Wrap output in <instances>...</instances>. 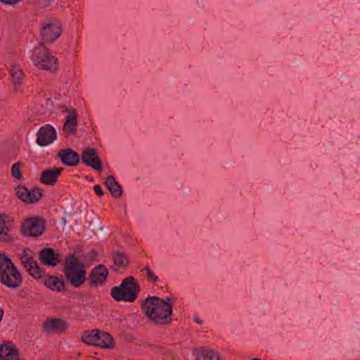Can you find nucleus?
I'll return each instance as SVG.
<instances>
[{
    "label": "nucleus",
    "instance_id": "nucleus-20",
    "mask_svg": "<svg viewBox=\"0 0 360 360\" xmlns=\"http://www.w3.org/2000/svg\"><path fill=\"white\" fill-rule=\"evenodd\" d=\"M43 283L49 289L56 291L62 292L65 289V284L63 278H59L56 276H49L46 277Z\"/></svg>",
    "mask_w": 360,
    "mask_h": 360
},
{
    "label": "nucleus",
    "instance_id": "nucleus-27",
    "mask_svg": "<svg viewBox=\"0 0 360 360\" xmlns=\"http://www.w3.org/2000/svg\"><path fill=\"white\" fill-rule=\"evenodd\" d=\"M22 166V162H18L12 166L11 169V175L18 180L23 179V176L20 171Z\"/></svg>",
    "mask_w": 360,
    "mask_h": 360
},
{
    "label": "nucleus",
    "instance_id": "nucleus-17",
    "mask_svg": "<svg viewBox=\"0 0 360 360\" xmlns=\"http://www.w3.org/2000/svg\"><path fill=\"white\" fill-rule=\"evenodd\" d=\"M58 156L63 164L70 167L77 165L80 161V155L70 148L60 150Z\"/></svg>",
    "mask_w": 360,
    "mask_h": 360
},
{
    "label": "nucleus",
    "instance_id": "nucleus-11",
    "mask_svg": "<svg viewBox=\"0 0 360 360\" xmlns=\"http://www.w3.org/2000/svg\"><path fill=\"white\" fill-rule=\"evenodd\" d=\"M109 274L108 269L103 264L94 267L89 274V280L90 286L102 285L106 281Z\"/></svg>",
    "mask_w": 360,
    "mask_h": 360
},
{
    "label": "nucleus",
    "instance_id": "nucleus-31",
    "mask_svg": "<svg viewBox=\"0 0 360 360\" xmlns=\"http://www.w3.org/2000/svg\"><path fill=\"white\" fill-rule=\"evenodd\" d=\"M94 190L95 193H96V195H98V196H101L103 195V189L100 185H98V184L95 185L94 186Z\"/></svg>",
    "mask_w": 360,
    "mask_h": 360
},
{
    "label": "nucleus",
    "instance_id": "nucleus-21",
    "mask_svg": "<svg viewBox=\"0 0 360 360\" xmlns=\"http://www.w3.org/2000/svg\"><path fill=\"white\" fill-rule=\"evenodd\" d=\"M0 360H20L18 349L8 344L1 345Z\"/></svg>",
    "mask_w": 360,
    "mask_h": 360
},
{
    "label": "nucleus",
    "instance_id": "nucleus-24",
    "mask_svg": "<svg viewBox=\"0 0 360 360\" xmlns=\"http://www.w3.org/2000/svg\"><path fill=\"white\" fill-rule=\"evenodd\" d=\"M197 360H222L221 356L213 350L200 349L198 352Z\"/></svg>",
    "mask_w": 360,
    "mask_h": 360
},
{
    "label": "nucleus",
    "instance_id": "nucleus-18",
    "mask_svg": "<svg viewBox=\"0 0 360 360\" xmlns=\"http://www.w3.org/2000/svg\"><path fill=\"white\" fill-rule=\"evenodd\" d=\"M63 170V168L62 167H56L52 169L44 170L41 174V182L46 185H53L58 181V176Z\"/></svg>",
    "mask_w": 360,
    "mask_h": 360
},
{
    "label": "nucleus",
    "instance_id": "nucleus-19",
    "mask_svg": "<svg viewBox=\"0 0 360 360\" xmlns=\"http://www.w3.org/2000/svg\"><path fill=\"white\" fill-rule=\"evenodd\" d=\"M11 79L13 84V91H22L21 84L24 77L22 70L17 65H12L9 69Z\"/></svg>",
    "mask_w": 360,
    "mask_h": 360
},
{
    "label": "nucleus",
    "instance_id": "nucleus-25",
    "mask_svg": "<svg viewBox=\"0 0 360 360\" xmlns=\"http://www.w3.org/2000/svg\"><path fill=\"white\" fill-rule=\"evenodd\" d=\"M42 195V189L39 187H36L30 190L28 189L27 203L32 204L37 202Z\"/></svg>",
    "mask_w": 360,
    "mask_h": 360
},
{
    "label": "nucleus",
    "instance_id": "nucleus-5",
    "mask_svg": "<svg viewBox=\"0 0 360 360\" xmlns=\"http://www.w3.org/2000/svg\"><path fill=\"white\" fill-rule=\"evenodd\" d=\"M82 340L88 345L98 346L103 348H113L114 340L108 333L101 332L95 329L89 332H85L82 337Z\"/></svg>",
    "mask_w": 360,
    "mask_h": 360
},
{
    "label": "nucleus",
    "instance_id": "nucleus-7",
    "mask_svg": "<svg viewBox=\"0 0 360 360\" xmlns=\"http://www.w3.org/2000/svg\"><path fill=\"white\" fill-rule=\"evenodd\" d=\"M80 160L87 167H90L98 172L103 171L102 161L99 158L98 153L95 148H84L82 150Z\"/></svg>",
    "mask_w": 360,
    "mask_h": 360
},
{
    "label": "nucleus",
    "instance_id": "nucleus-3",
    "mask_svg": "<svg viewBox=\"0 0 360 360\" xmlns=\"http://www.w3.org/2000/svg\"><path fill=\"white\" fill-rule=\"evenodd\" d=\"M141 290V288L134 276H128L123 279L119 286L111 289L110 295L117 302L124 301L134 302Z\"/></svg>",
    "mask_w": 360,
    "mask_h": 360
},
{
    "label": "nucleus",
    "instance_id": "nucleus-2",
    "mask_svg": "<svg viewBox=\"0 0 360 360\" xmlns=\"http://www.w3.org/2000/svg\"><path fill=\"white\" fill-rule=\"evenodd\" d=\"M63 271L67 281L75 288H79L86 280L85 267L74 254L66 257Z\"/></svg>",
    "mask_w": 360,
    "mask_h": 360
},
{
    "label": "nucleus",
    "instance_id": "nucleus-15",
    "mask_svg": "<svg viewBox=\"0 0 360 360\" xmlns=\"http://www.w3.org/2000/svg\"><path fill=\"white\" fill-rule=\"evenodd\" d=\"M64 111L68 112V115L65 117L63 130L70 135L75 133L77 131L78 115L74 108H65Z\"/></svg>",
    "mask_w": 360,
    "mask_h": 360
},
{
    "label": "nucleus",
    "instance_id": "nucleus-30",
    "mask_svg": "<svg viewBox=\"0 0 360 360\" xmlns=\"http://www.w3.org/2000/svg\"><path fill=\"white\" fill-rule=\"evenodd\" d=\"M38 7L46 8L51 5L53 0H31Z\"/></svg>",
    "mask_w": 360,
    "mask_h": 360
},
{
    "label": "nucleus",
    "instance_id": "nucleus-8",
    "mask_svg": "<svg viewBox=\"0 0 360 360\" xmlns=\"http://www.w3.org/2000/svg\"><path fill=\"white\" fill-rule=\"evenodd\" d=\"M61 34V25L56 20L43 25L40 35L44 42L52 43Z\"/></svg>",
    "mask_w": 360,
    "mask_h": 360
},
{
    "label": "nucleus",
    "instance_id": "nucleus-9",
    "mask_svg": "<svg viewBox=\"0 0 360 360\" xmlns=\"http://www.w3.org/2000/svg\"><path fill=\"white\" fill-rule=\"evenodd\" d=\"M0 282L11 288H18L22 283V276L13 263L9 266V270L3 275Z\"/></svg>",
    "mask_w": 360,
    "mask_h": 360
},
{
    "label": "nucleus",
    "instance_id": "nucleus-10",
    "mask_svg": "<svg viewBox=\"0 0 360 360\" xmlns=\"http://www.w3.org/2000/svg\"><path fill=\"white\" fill-rule=\"evenodd\" d=\"M20 259L22 266L29 272L30 276L37 279L42 277L44 271L40 268L33 257L24 252L20 257Z\"/></svg>",
    "mask_w": 360,
    "mask_h": 360
},
{
    "label": "nucleus",
    "instance_id": "nucleus-23",
    "mask_svg": "<svg viewBox=\"0 0 360 360\" xmlns=\"http://www.w3.org/2000/svg\"><path fill=\"white\" fill-rule=\"evenodd\" d=\"M105 184L110 191L112 195L115 198H120L122 194V189L121 186L115 181L113 176H109L105 180Z\"/></svg>",
    "mask_w": 360,
    "mask_h": 360
},
{
    "label": "nucleus",
    "instance_id": "nucleus-6",
    "mask_svg": "<svg viewBox=\"0 0 360 360\" xmlns=\"http://www.w3.org/2000/svg\"><path fill=\"white\" fill-rule=\"evenodd\" d=\"M46 221L39 216L27 217L22 222L20 231L23 236L39 237L44 232Z\"/></svg>",
    "mask_w": 360,
    "mask_h": 360
},
{
    "label": "nucleus",
    "instance_id": "nucleus-29",
    "mask_svg": "<svg viewBox=\"0 0 360 360\" xmlns=\"http://www.w3.org/2000/svg\"><path fill=\"white\" fill-rule=\"evenodd\" d=\"M146 271V276L148 278V280L152 281L153 283H156L158 281V277L155 276L151 269L148 266H146L141 271Z\"/></svg>",
    "mask_w": 360,
    "mask_h": 360
},
{
    "label": "nucleus",
    "instance_id": "nucleus-1",
    "mask_svg": "<svg viewBox=\"0 0 360 360\" xmlns=\"http://www.w3.org/2000/svg\"><path fill=\"white\" fill-rule=\"evenodd\" d=\"M171 300V297L161 299L157 296H148L142 301L141 308L154 324L169 325L173 313V304L170 302Z\"/></svg>",
    "mask_w": 360,
    "mask_h": 360
},
{
    "label": "nucleus",
    "instance_id": "nucleus-26",
    "mask_svg": "<svg viewBox=\"0 0 360 360\" xmlns=\"http://www.w3.org/2000/svg\"><path fill=\"white\" fill-rule=\"evenodd\" d=\"M13 262L6 254L0 252V279L4 275Z\"/></svg>",
    "mask_w": 360,
    "mask_h": 360
},
{
    "label": "nucleus",
    "instance_id": "nucleus-22",
    "mask_svg": "<svg viewBox=\"0 0 360 360\" xmlns=\"http://www.w3.org/2000/svg\"><path fill=\"white\" fill-rule=\"evenodd\" d=\"M113 265L111 269L115 271H119L125 269L129 264V258L126 253L122 252H115L112 254Z\"/></svg>",
    "mask_w": 360,
    "mask_h": 360
},
{
    "label": "nucleus",
    "instance_id": "nucleus-14",
    "mask_svg": "<svg viewBox=\"0 0 360 360\" xmlns=\"http://www.w3.org/2000/svg\"><path fill=\"white\" fill-rule=\"evenodd\" d=\"M39 259L43 264L51 266H57L60 262V255L51 248H43L39 252Z\"/></svg>",
    "mask_w": 360,
    "mask_h": 360
},
{
    "label": "nucleus",
    "instance_id": "nucleus-16",
    "mask_svg": "<svg viewBox=\"0 0 360 360\" xmlns=\"http://www.w3.org/2000/svg\"><path fill=\"white\" fill-rule=\"evenodd\" d=\"M43 327L46 332L62 333L68 328V323L61 319H50L44 322Z\"/></svg>",
    "mask_w": 360,
    "mask_h": 360
},
{
    "label": "nucleus",
    "instance_id": "nucleus-13",
    "mask_svg": "<svg viewBox=\"0 0 360 360\" xmlns=\"http://www.w3.org/2000/svg\"><path fill=\"white\" fill-rule=\"evenodd\" d=\"M13 227V219L0 214V241L11 243L13 238L9 234Z\"/></svg>",
    "mask_w": 360,
    "mask_h": 360
},
{
    "label": "nucleus",
    "instance_id": "nucleus-12",
    "mask_svg": "<svg viewBox=\"0 0 360 360\" xmlns=\"http://www.w3.org/2000/svg\"><path fill=\"white\" fill-rule=\"evenodd\" d=\"M56 139V131L50 124H46L39 128L37 133V143L41 146L52 143Z\"/></svg>",
    "mask_w": 360,
    "mask_h": 360
},
{
    "label": "nucleus",
    "instance_id": "nucleus-28",
    "mask_svg": "<svg viewBox=\"0 0 360 360\" xmlns=\"http://www.w3.org/2000/svg\"><path fill=\"white\" fill-rule=\"evenodd\" d=\"M16 196L22 202L27 203L28 188L24 186H17L16 188Z\"/></svg>",
    "mask_w": 360,
    "mask_h": 360
},
{
    "label": "nucleus",
    "instance_id": "nucleus-4",
    "mask_svg": "<svg viewBox=\"0 0 360 360\" xmlns=\"http://www.w3.org/2000/svg\"><path fill=\"white\" fill-rule=\"evenodd\" d=\"M36 65L41 69L56 72L58 70V65L57 58L53 56L49 50L40 42L39 46L34 49V58Z\"/></svg>",
    "mask_w": 360,
    "mask_h": 360
},
{
    "label": "nucleus",
    "instance_id": "nucleus-33",
    "mask_svg": "<svg viewBox=\"0 0 360 360\" xmlns=\"http://www.w3.org/2000/svg\"><path fill=\"white\" fill-rule=\"evenodd\" d=\"M4 310H3L1 308H0V321H1V319H2V317H3V316H4Z\"/></svg>",
    "mask_w": 360,
    "mask_h": 360
},
{
    "label": "nucleus",
    "instance_id": "nucleus-32",
    "mask_svg": "<svg viewBox=\"0 0 360 360\" xmlns=\"http://www.w3.org/2000/svg\"><path fill=\"white\" fill-rule=\"evenodd\" d=\"M21 0H0L1 2L6 4L14 5L20 1Z\"/></svg>",
    "mask_w": 360,
    "mask_h": 360
}]
</instances>
